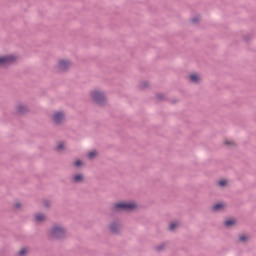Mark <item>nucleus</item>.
<instances>
[{
  "instance_id": "obj_15",
  "label": "nucleus",
  "mask_w": 256,
  "mask_h": 256,
  "mask_svg": "<svg viewBox=\"0 0 256 256\" xmlns=\"http://www.w3.org/2000/svg\"><path fill=\"white\" fill-rule=\"evenodd\" d=\"M118 228H119V225H117V224H112L110 226V229H111V231H113V233H117Z\"/></svg>"
},
{
  "instance_id": "obj_13",
  "label": "nucleus",
  "mask_w": 256,
  "mask_h": 256,
  "mask_svg": "<svg viewBox=\"0 0 256 256\" xmlns=\"http://www.w3.org/2000/svg\"><path fill=\"white\" fill-rule=\"evenodd\" d=\"M224 145H227L228 147H233L235 145V141L233 140H225Z\"/></svg>"
},
{
  "instance_id": "obj_20",
  "label": "nucleus",
  "mask_w": 256,
  "mask_h": 256,
  "mask_svg": "<svg viewBox=\"0 0 256 256\" xmlns=\"http://www.w3.org/2000/svg\"><path fill=\"white\" fill-rule=\"evenodd\" d=\"M27 253V249H21L19 255L23 256Z\"/></svg>"
},
{
  "instance_id": "obj_11",
  "label": "nucleus",
  "mask_w": 256,
  "mask_h": 256,
  "mask_svg": "<svg viewBox=\"0 0 256 256\" xmlns=\"http://www.w3.org/2000/svg\"><path fill=\"white\" fill-rule=\"evenodd\" d=\"M236 221L235 219H230L225 221L226 227H231L232 225H235Z\"/></svg>"
},
{
  "instance_id": "obj_14",
  "label": "nucleus",
  "mask_w": 256,
  "mask_h": 256,
  "mask_svg": "<svg viewBox=\"0 0 256 256\" xmlns=\"http://www.w3.org/2000/svg\"><path fill=\"white\" fill-rule=\"evenodd\" d=\"M88 157L89 159H94V157H97V151H92L90 153H88Z\"/></svg>"
},
{
  "instance_id": "obj_8",
  "label": "nucleus",
  "mask_w": 256,
  "mask_h": 256,
  "mask_svg": "<svg viewBox=\"0 0 256 256\" xmlns=\"http://www.w3.org/2000/svg\"><path fill=\"white\" fill-rule=\"evenodd\" d=\"M222 209H225V204L218 203L213 206V211H222Z\"/></svg>"
},
{
  "instance_id": "obj_4",
  "label": "nucleus",
  "mask_w": 256,
  "mask_h": 256,
  "mask_svg": "<svg viewBox=\"0 0 256 256\" xmlns=\"http://www.w3.org/2000/svg\"><path fill=\"white\" fill-rule=\"evenodd\" d=\"M92 97L96 103L101 104L102 101H105V95L98 90L92 92Z\"/></svg>"
},
{
  "instance_id": "obj_22",
  "label": "nucleus",
  "mask_w": 256,
  "mask_h": 256,
  "mask_svg": "<svg viewBox=\"0 0 256 256\" xmlns=\"http://www.w3.org/2000/svg\"><path fill=\"white\" fill-rule=\"evenodd\" d=\"M199 21V17L192 19V23H197Z\"/></svg>"
},
{
  "instance_id": "obj_5",
  "label": "nucleus",
  "mask_w": 256,
  "mask_h": 256,
  "mask_svg": "<svg viewBox=\"0 0 256 256\" xmlns=\"http://www.w3.org/2000/svg\"><path fill=\"white\" fill-rule=\"evenodd\" d=\"M71 67V61L69 60H60L58 63V69L60 71H67V68Z\"/></svg>"
},
{
  "instance_id": "obj_1",
  "label": "nucleus",
  "mask_w": 256,
  "mask_h": 256,
  "mask_svg": "<svg viewBox=\"0 0 256 256\" xmlns=\"http://www.w3.org/2000/svg\"><path fill=\"white\" fill-rule=\"evenodd\" d=\"M115 211H133L137 209V204L135 202H120L114 205Z\"/></svg>"
},
{
  "instance_id": "obj_6",
  "label": "nucleus",
  "mask_w": 256,
  "mask_h": 256,
  "mask_svg": "<svg viewBox=\"0 0 256 256\" xmlns=\"http://www.w3.org/2000/svg\"><path fill=\"white\" fill-rule=\"evenodd\" d=\"M65 119V115H63V113L58 112L56 114H54V121L55 123H62Z\"/></svg>"
},
{
  "instance_id": "obj_10",
  "label": "nucleus",
  "mask_w": 256,
  "mask_h": 256,
  "mask_svg": "<svg viewBox=\"0 0 256 256\" xmlns=\"http://www.w3.org/2000/svg\"><path fill=\"white\" fill-rule=\"evenodd\" d=\"M74 181H75V183H81V181H83V175L78 174V175L74 176Z\"/></svg>"
},
{
  "instance_id": "obj_18",
  "label": "nucleus",
  "mask_w": 256,
  "mask_h": 256,
  "mask_svg": "<svg viewBox=\"0 0 256 256\" xmlns=\"http://www.w3.org/2000/svg\"><path fill=\"white\" fill-rule=\"evenodd\" d=\"M218 185H219L220 187H225V185H227V180H220V181L218 182Z\"/></svg>"
},
{
  "instance_id": "obj_23",
  "label": "nucleus",
  "mask_w": 256,
  "mask_h": 256,
  "mask_svg": "<svg viewBox=\"0 0 256 256\" xmlns=\"http://www.w3.org/2000/svg\"><path fill=\"white\" fill-rule=\"evenodd\" d=\"M15 207H16V209H19V208L21 207V204L16 203V204H15Z\"/></svg>"
},
{
  "instance_id": "obj_17",
  "label": "nucleus",
  "mask_w": 256,
  "mask_h": 256,
  "mask_svg": "<svg viewBox=\"0 0 256 256\" xmlns=\"http://www.w3.org/2000/svg\"><path fill=\"white\" fill-rule=\"evenodd\" d=\"M57 149H58V151H63V149H65V143L60 142V143L58 144Z\"/></svg>"
},
{
  "instance_id": "obj_21",
  "label": "nucleus",
  "mask_w": 256,
  "mask_h": 256,
  "mask_svg": "<svg viewBox=\"0 0 256 256\" xmlns=\"http://www.w3.org/2000/svg\"><path fill=\"white\" fill-rule=\"evenodd\" d=\"M239 239H240V241H242V242H243V241H247V236H240Z\"/></svg>"
},
{
  "instance_id": "obj_16",
  "label": "nucleus",
  "mask_w": 256,
  "mask_h": 256,
  "mask_svg": "<svg viewBox=\"0 0 256 256\" xmlns=\"http://www.w3.org/2000/svg\"><path fill=\"white\" fill-rule=\"evenodd\" d=\"M25 109H27L24 105L18 106V113H25Z\"/></svg>"
},
{
  "instance_id": "obj_9",
  "label": "nucleus",
  "mask_w": 256,
  "mask_h": 256,
  "mask_svg": "<svg viewBox=\"0 0 256 256\" xmlns=\"http://www.w3.org/2000/svg\"><path fill=\"white\" fill-rule=\"evenodd\" d=\"M35 220L37 221V223H41V221H45V215H43V214H36Z\"/></svg>"
},
{
  "instance_id": "obj_7",
  "label": "nucleus",
  "mask_w": 256,
  "mask_h": 256,
  "mask_svg": "<svg viewBox=\"0 0 256 256\" xmlns=\"http://www.w3.org/2000/svg\"><path fill=\"white\" fill-rule=\"evenodd\" d=\"M190 81H192V83H199L201 81V76H199V74H191Z\"/></svg>"
},
{
  "instance_id": "obj_3",
  "label": "nucleus",
  "mask_w": 256,
  "mask_h": 256,
  "mask_svg": "<svg viewBox=\"0 0 256 256\" xmlns=\"http://www.w3.org/2000/svg\"><path fill=\"white\" fill-rule=\"evenodd\" d=\"M15 61H17V57L13 55L0 57V67L11 65V63H15Z\"/></svg>"
},
{
  "instance_id": "obj_19",
  "label": "nucleus",
  "mask_w": 256,
  "mask_h": 256,
  "mask_svg": "<svg viewBox=\"0 0 256 256\" xmlns=\"http://www.w3.org/2000/svg\"><path fill=\"white\" fill-rule=\"evenodd\" d=\"M75 165H76V167H81V165H83V162H81V160H77L75 162Z\"/></svg>"
},
{
  "instance_id": "obj_2",
  "label": "nucleus",
  "mask_w": 256,
  "mask_h": 256,
  "mask_svg": "<svg viewBox=\"0 0 256 256\" xmlns=\"http://www.w3.org/2000/svg\"><path fill=\"white\" fill-rule=\"evenodd\" d=\"M52 237H55V239H61L65 237V229L61 226H54L51 231Z\"/></svg>"
},
{
  "instance_id": "obj_12",
  "label": "nucleus",
  "mask_w": 256,
  "mask_h": 256,
  "mask_svg": "<svg viewBox=\"0 0 256 256\" xmlns=\"http://www.w3.org/2000/svg\"><path fill=\"white\" fill-rule=\"evenodd\" d=\"M177 227H179V223L173 222L170 224L169 229H170V231H175V229H177Z\"/></svg>"
}]
</instances>
